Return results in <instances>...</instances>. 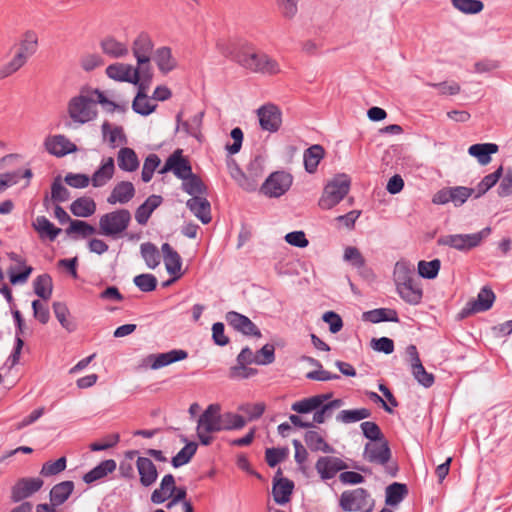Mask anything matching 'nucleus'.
<instances>
[{
	"label": "nucleus",
	"instance_id": "f257e3e1",
	"mask_svg": "<svg viewBox=\"0 0 512 512\" xmlns=\"http://www.w3.org/2000/svg\"><path fill=\"white\" fill-rule=\"evenodd\" d=\"M231 55L235 62L252 73L274 76L281 72L280 64L275 58L256 50L248 42L241 43L238 49L231 52Z\"/></svg>",
	"mask_w": 512,
	"mask_h": 512
},
{
	"label": "nucleus",
	"instance_id": "f03ea898",
	"mask_svg": "<svg viewBox=\"0 0 512 512\" xmlns=\"http://www.w3.org/2000/svg\"><path fill=\"white\" fill-rule=\"evenodd\" d=\"M93 90L92 88H82L78 95L68 101L67 113L74 123L85 124L96 119L98 101Z\"/></svg>",
	"mask_w": 512,
	"mask_h": 512
},
{
	"label": "nucleus",
	"instance_id": "7ed1b4c3",
	"mask_svg": "<svg viewBox=\"0 0 512 512\" xmlns=\"http://www.w3.org/2000/svg\"><path fill=\"white\" fill-rule=\"evenodd\" d=\"M394 281L399 296L411 305H417L423 297V290L415 278L413 271L404 263H396Z\"/></svg>",
	"mask_w": 512,
	"mask_h": 512
},
{
	"label": "nucleus",
	"instance_id": "20e7f679",
	"mask_svg": "<svg viewBox=\"0 0 512 512\" xmlns=\"http://www.w3.org/2000/svg\"><path fill=\"white\" fill-rule=\"evenodd\" d=\"M363 458L369 463L382 466L391 477H395L399 471L398 464L391 461L392 452L386 439L366 443Z\"/></svg>",
	"mask_w": 512,
	"mask_h": 512
},
{
	"label": "nucleus",
	"instance_id": "39448f33",
	"mask_svg": "<svg viewBox=\"0 0 512 512\" xmlns=\"http://www.w3.org/2000/svg\"><path fill=\"white\" fill-rule=\"evenodd\" d=\"M221 431V413L218 404H210L200 415L197 422V436L200 443L208 446L212 443V433Z\"/></svg>",
	"mask_w": 512,
	"mask_h": 512
},
{
	"label": "nucleus",
	"instance_id": "423d86ee",
	"mask_svg": "<svg viewBox=\"0 0 512 512\" xmlns=\"http://www.w3.org/2000/svg\"><path fill=\"white\" fill-rule=\"evenodd\" d=\"M491 233L490 227H485L481 231L471 234H448L438 238L437 243L440 246H448L460 252H468L481 245L482 241Z\"/></svg>",
	"mask_w": 512,
	"mask_h": 512
},
{
	"label": "nucleus",
	"instance_id": "0eeeda50",
	"mask_svg": "<svg viewBox=\"0 0 512 512\" xmlns=\"http://www.w3.org/2000/svg\"><path fill=\"white\" fill-rule=\"evenodd\" d=\"M350 179L347 175L342 174L335 177L329 182L323 191L318 205L321 209H331L337 205L349 192Z\"/></svg>",
	"mask_w": 512,
	"mask_h": 512
},
{
	"label": "nucleus",
	"instance_id": "6e6552de",
	"mask_svg": "<svg viewBox=\"0 0 512 512\" xmlns=\"http://www.w3.org/2000/svg\"><path fill=\"white\" fill-rule=\"evenodd\" d=\"M154 48V43L150 35L146 32H141L133 41L132 51L137 60V67L141 70L144 78H152V67L150 64L151 53Z\"/></svg>",
	"mask_w": 512,
	"mask_h": 512
},
{
	"label": "nucleus",
	"instance_id": "1a4fd4ad",
	"mask_svg": "<svg viewBox=\"0 0 512 512\" xmlns=\"http://www.w3.org/2000/svg\"><path fill=\"white\" fill-rule=\"evenodd\" d=\"M130 221L131 213L127 209H118L106 213L99 219L101 234L105 236H117L128 228Z\"/></svg>",
	"mask_w": 512,
	"mask_h": 512
},
{
	"label": "nucleus",
	"instance_id": "9d476101",
	"mask_svg": "<svg viewBox=\"0 0 512 512\" xmlns=\"http://www.w3.org/2000/svg\"><path fill=\"white\" fill-rule=\"evenodd\" d=\"M292 176L283 171L272 173L262 184L261 192L269 197L282 196L291 186Z\"/></svg>",
	"mask_w": 512,
	"mask_h": 512
},
{
	"label": "nucleus",
	"instance_id": "9b49d317",
	"mask_svg": "<svg viewBox=\"0 0 512 512\" xmlns=\"http://www.w3.org/2000/svg\"><path fill=\"white\" fill-rule=\"evenodd\" d=\"M259 124L262 130L270 133L277 132L282 124V112L274 104L268 103L257 109Z\"/></svg>",
	"mask_w": 512,
	"mask_h": 512
},
{
	"label": "nucleus",
	"instance_id": "f8f14e48",
	"mask_svg": "<svg viewBox=\"0 0 512 512\" xmlns=\"http://www.w3.org/2000/svg\"><path fill=\"white\" fill-rule=\"evenodd\" d=\"M106 75L115 81L128 82L134 85L139 83L142 76L141 70L136 67L134 68L130 64L124 63H113L107 66Z\"/></svg>",
	"mask_w": 512,
	"mask_h": 512
},
{
	"label": "nucleus",
	"instance_id": "ddd939ff",
	"mask_svg": "<svg viewBox=\"0 0 512 512\" xmlns=\"http://www.w3.org/2000/svg\"><path fill=\"white\" fill-rule=\"evenodd\" d=\"M369 494L364 488H356L344 491L339 500V505L345 512H359L367 505Z\"/></svg>",
	"mask_w": 512,
	"mask_h": 512
},
{
	"label": "nucleus",
	"instance_id": "4468645a",
	"mask_svg": "<svg viewBox=\"0 0 512 512\" xmlns=\"http://www.w3.org/2000/svg\"><path fill=\"white\" fill-rule=\"evenodd\" d=\"M44 482L41 478H21L11 489V500L20 502L39 491Z\"/></svg>",
	"mask_w": 512,
	"mask_h": 512
},
{
	"label": "nucleus",
	"instance_id": "2eb2a0df",
	"mask_svg": "<svg viewBox=\"0 0 512 512\" xmlns=\"http://www.w3.org/2000/svg\"><path fill=\"white\" fill-rule=\"evenodd\" d=\"M44 147L49 154L56 157H63L77 151V146L63 134L46 137Z\"/></svg>",
	"mask_w": 512,
	"mask_h": 512
},
{
	"label": "nucleus",
	"instance_id": "dca6fc26",
	"mask_svg": "<svg viewBox=\"0 0 512 512\" xmlns=\"http://www.w3.org/2000/svg\"><path fill=\"white\" fill-rule=\"evenodd\" d=\"M495 301V294L489 287H483L475 300L469 301L461 311V316L466 317L473 313L489 310Z\"/></svg>",
	"mask_w": 512,
	"mask_h": 512
},
{
	"label": "nucleus",
	"instance_id": "f3484780",
	"mask_svg": "<svg viewBox=\"0 0 512 512\" xmlns=\"http://www.w3.org/2000/svg\"><path fill=\"white\" fill-rule=\"evenodd\" d=\"M7 256L11 261L16 263L15 266H10L7 270L10 283L12 285L26 283L33 268L26 265L25 259L15 252H9Z\"/></svg>",
	"mask_w": 512,
	"mask_h": 512
},
{
	"label": "nucleus",
	"instance_id": "a211bd4d",
	"mask_svg": "<svg viewBox=\"0 0 512 512\" xmlns=\"http://www.w3.org/2000/svg\"><path fill=\"white\" fill-rule=\"evenodd\" d=\"M225 319L231 327L246 336H255L257 338L262 336L259 328L245 315L236 311H229Z\"/></svg>",
	"mask_w": 512,
	"mask_h": 512
},
{
	"label": "nucleus",
	"instance_id": "6ab92c4d",
	"mask_svg": "<svg viewBox=\"0 0 512 512\" xmlns=\"http://www.w3.org/2000/svg\"><path fill=\"white\" fill-rule=\"evenodd\" d=\"M188 357V353L182 349H174L166 353L150 354L145 359L147 365L151 369L157 370L177 361L184 360Z\"/></svg>",
	"mask_w": 512,
	"mask_h": 512
},
{
	"label": "nucleus",
	"instance_id": "aec40b11",
	"mask_svg": "<svg viewBox=\"0 0 512 512\" xmlns=\"http://www.w3.org/2000/svg\"><path fill=\"white\" fill-rule=\"evenodd\" d=\"M315 468L320 477L327 480L335 477L339 471L346 469L347 464L338 457L323 456L317 460Z\"/></svg>",
	"mask_w": 512,
	"mask_h": 512
},
{
	"label": "nucleus",
	"instance_id": "412c9836",
	"mask_svg": "<svg viewBox=\"0 0 512 512\" xmlns=\"http://www.w3.org/2000/svg\"><path fill=\"white\" fill-rule=\"evenodd\" d=\"M136 467L140 476V483L144 487L152 486L158 477L155 464L147 457H138Z\"/></svg>",
	"mask_w": 512,
	"mask_h": 512
},
{
	"label": "nucleus",
	"instance_id": "4be33fe9",
	"mask_svg": "<svg viewBox=\"0 0 512 512\" xmlns=\"http://www.w3.org/2000/svg\"><path fill=\"white\" fill-rule=\"evenodd\" d=\"M186 205L203 224H208L211 221V205L205 196L192 197Z\"/></svg>",
	"mask_w": 512,
	"mask_h": 512
},
{
	"label": "nucleus",
	"instance_id": "5701e85b",
	"mask_svg": "<svg viewBox=\"0 0 512 512\" xmlns=\"http://www.w3.org/2000/svg\"><path fill=\"white\" fill-rule=\"evenodd\" d=\"M102 52L112 58H124L129 54V48L126 43L117 40L112 36H107L100 41Z\"/></svg>",
	"mask_w": 512,
	"mask_h": 512
},
{
	"label": "nucleus",
	"instance_id": "b1692460",
	"mask_svg": "<svg viewBox=\"0 0 512 512\" xmlns=\"http://www.w3.org/2000/svg\"><path fill=\"white\" fill-rule=\"evenodd\" d=\"M74 488V482L70 480L54 485L50 490V504H48V506H52L56 509V507L64 504L73 493Z\"/></svg>",
	"mask_w": 512,
	"mask_h": 512
},
{
	"label": "nucleus",
	"instance_id": "393cba45",
	"mask_svg": "<svg viewBox=\"0 0 512 512\" xmlns=\"http://www.w3.org/2000/svg\"><path fill=\"white\" fill-rule=\"evenodd\" d=\"M38 49V37L35 32L27 31L24 33L15 57H20L24 64L27 63L30 57H32Z\"/></svg>",
	"mask_w": 512,
	"mask_h": 512
},
{
	"label": "nucleus",
	"instance_id": "a878e982",
	"mask_svg": "<svg viewBox=\"0 0 512 512\" xmlns=\"http://www.w3.org/2000/svg\"><path fill=\"white\" fill-rule=\"evenodd\" d=\"M134 196V185L129 181H121L115 185L107 198V202L111 205L116 203L125 204L128 203Z\"/></svg>",
	"mask_w": 512,
	"mask_h": 512
},
{
	"label": "nucleus",
	"instance_id": "bb28decb",
	"mask_svg": "<svg viewBox=\"0 0 512 512\" xmlns=\"http://www.w3.org/2000/svg\"><path fill=\"white\" fill-rule=\"evenodd\" d=\"M153 59L163 74H168L177 67V60L172 54L170 47L162 46L155 50Z\"/></svg>",
	"mask_w": 512,
	"mask_h": 512
},
{
	"label": "nucleus",
	"instance_id": "cd10ccee",
	"mask_svg": "<svg viewBox=\"0 0 512 512\" xmlns=\"http://www.w3.org/2000/svg\"><path fill=\"white\" fill-rule=\"evenodd\" d=\"M176 490L175 478L172 474H166L157 489L151 494V502L154 504H162L167 501Z\"/></svg>",
	"mask_w": 512,
	"mask_h": 512
},
{
	"label": "nucleus",
	"instance_id": "c85d7f7f",
	"mask_svg": "<svg viewBox=\"0 0 512 512\" xmlns=\"http://www.w3.org/2000/svg\"><path fill=\"white\" fill-rule=\"evenodd\" d=\"M32 227L38 233L40 239L49 240L53 242L62 230L56 227L48 218L45 216H38L32 222Z\"/></svg>",
	"mask_w": 512,
	"mask_h": 512
},
{
	"label": "nucleus",
	"instance_id": "c756f323",
	"mask_svg": "<svg viewBox=\"0 0 512 512\" xmlns=\"http://www.w3.org/2000/svg\"><path fill=\"white\" fill-rule=\"evenodd\" d=\"M161 250L167 272L179 278L181 276L180 271L182 266V259L179 253L174 250L169 243H164Z\"/></svg>",
	"mask_w": 512,
	"mask_h": 512
},
{
	"label": "nucleus",
	"instance_id": "7c9ffc66",
	"mask_svg": "<svg viewBox=\"0 0 512 512\" xmlns=\"http://www.w3.org/2000/svg\"><path fill=\"white\" fill-rule=\"evenodd\" d=\"M114 171V159L112 157L104 159L101 163V166L93 173L92 177L90 178L93 187L104 186L110 179H112Z\"/></svg>",
	"mask_w": 512,
	"mask_h": 512
},
{
	"label": "nucleus",
	"instance_id": "2f4dec72",
	"mask_svg": "<svg viewBox=\"0 0 512 512\" xmlns=\"http://www.w3.org/2000/svg\"><path fill=\"white\" fill-rule=\"evenodd\" d=\"M499 147L495 143H478L468 148V153L475 157L479 164L487 165L491 162V155L497 153Z\"/></svg>",
	"mask_w": 512,
	"mask_h": 512
},
{
	"label": "nucleus",
	"instance_id": "473e14b6",
	"mask_svg": "<svg viewBox=\"0 0 512 512\" xmlns=\"http://www.w3.org/2000/svg\"><path fill=\"white\" fill-rule=\"evenodd\" d=\"M162 197L160 195L149 196L144 203H142L135 212V219L140 225H145L152 212L158 208L162 203Z\"/></svg>",
	"mask_w": 512,
	"mask_h": 512
},
{
	"label": "nucleus",
	"instance_id": "72a5a7b5",
	"mask_svg": "<svg viewBox=\"0 0 512 512\" xmlns=\"http://www.w3.org/2000/svg\"><path fill=\"white\" fill-rule=\"evenodd\" d=\"M116 469V462L113 459H107L100 462L96 467L85 473L83 481L86 484H91L97 480L103 479L109 473H112Z\"/></svg>",
	"mask_w": 512,
	"mask_h": 512
},
{
	"label": "nucleus",
	"instance_id": "f704fd0d",
	"mask_svg": "<svg viewBox=\"0 0 512 512\" xmlns=\"http://www.w3.org/2000/svg\"><path fill=\"white\" fill-rule=\"evenodd\" d=\"M325 150L319 145L315 144L304 151L303 160L305 170L308 173L316 172L320 161L324 158Z\"/></svg>",
	"mask_w": 512,
	"mask_h": 512
},
{
	"label": "nucleus",
	"instance_id": "c9c22d12",
	"mask_svg": "<svg viewBox=\"0 0 512 512\" xmlns=\"http://www.w3.org/2000/svg\"><path fill=\"white\" fill-rule=\"evenodd\" d=\"M169 157L172 164V172L177 178L183 180L192 173V167L189 161L182 156L181 149L175 150Z\"/></svg>",
	"mask_w": 512,
	"mask_h": 512
},
{
	"label": "nucleus",
	"instance_id": "e433bc0d",
	"mask_svg": "<svg viewBox=\"0 0 512 512\" xmlns=\"http://www.w3.org/2000/svg\"><path fill=\"white\" fill-rule=\"evenodd\" d=\"M118 166L126 172H134L139 167V159L132 148L123 147L118 151Z\"/></svg>",
	"mask_w": 512,
	"mask_h": 512
},
{
	"label": "nucleus",
	"instance_id": "4c0bfd02",
	"mask_svg": "<svg viewBox=\"0 0 512 512\" xmlns=\"http://www.w3.org/2000/svg\"><path fill=\"white\" fill-rule=\"evenodd\" d=\"M70 210L77 217L87 218L95 213L96 203L90 197H80L71 203Z\"/></svg>",
	"mask_w": 512,
	"mask_h": 512
},
{
	"label": "nucleus",
	"instance_id": "58836bf2",
	"mask_svg": "<svg viewBox=\"0 0 512 512\" xmlns=\"http://www.w3.org/2000/svg\"><path fill=\"white\" fill-rule=\"evenodd\" d=\"M182 189L192 197L205 196L207 194V187L199 176L193 172L182 180Z\"/></svg>",
	"mask_w": 512,
	"mask_h": 512
},
{
	"label": "nucleus",
	"instance_id": "ea45409f",
	"mask_svg": "<svg viewBox=\"0 0 512 512\" xmlns=\"http://www.w3.org/2000/svg\"><path fill=\"white\" fill-rule=\"evenodd\" d=\"M363 317L366 321L371 323H379V322H398L399 317L394 309L390 308H378L363 314Z\"/></svg>",
	"mask_w": 512,
	"mask_h": 512
},
{
	"label": "nucleus",
	"instance_id": "a19ab883",
	"mask_svg": "<svg viewBox=\"0 0 512 512\" xmlns=\"http://www.w3.org/2000/svg\"><path fill=\"white\" fill-rule=\"evenodd\" d=\"M294 484L292 481L281 478L273 486V497L276 503L285 504L290 500Z\"/></svg>",
	"mask_w": 512,
	"mask_h": 512
},
{
	"label": "nucleus",
	"instance_id": "79ce46f5",
	"mask_svg": "<svg viewBox=\"0 0 512 512\" xmlns=\"http://www.w3.org/2000/svg\"><path fill=\"white\" fill-rule=\"evenodd\" d=\"M229 172L231 177L237 182V184L246 191H255L256 183L254 180L249 179L247 172H243L237 163L232 160L229 164Z\"/></svg>",
	"mask_w": 512,
	"mask_h": 512
},
{
	"label": "nucleus",
	"instance_id": "37998d69",
	"mask_svg": "<svg viewBox=\"0 0 512 512\" xmlns=\"http://www.w3.org/2000/svg\"><path fill=\"white\" fill-rule=\"evenodd\" d=\"M304 441L311 451L333 452L332 446L317 431H307L304 435Z\"/></svg>",
	"mask_w": 512,
	"mask_h": 512
},
{
	"label": "nucleus",
	"instance_id": "c03bdc74",
	"mask_svg": "<svg viewBox=\"0 0 512 512\" xmlns=\"http://www.w3.org/2000/svg\"><path fill=\"white\" fill-rule=\"evenodd\" d=\"M371 415L372 412L368 408L342 410L337 414L336 420L344 424H349L370 418Z\"/></svg>",
	"mask_w": 512,
	"mask_h": 512
},
{
	"label": "nucleus",
	"instance_id": "a18cd8bd",
	"mask_svg": "<svg viewBox=\"0 0 512 512\" xmlns=\"http://www.w3.org/2000/svg\"><path fill=\"white\" fill-rule=\"evenodd\" d=\"M407 494L408 489L405 484L394 482L386 488L385 502L390 506L398 505Z\"/></svg>",
	"mask_w": 512,
	"mask_h": 512
},
{
	"label": "nucleus",
	"instance_id": "49530a36",
	"mask_svg": "<svg viewBox=\"0 0 512 512\" xmlns=\"http://www.w3.org/2000/svg\"><path fill=\"white\" fill-rule=\"evenodd\" d=\"M101 130L103 137L108 140L112 148H115L118 142H126V137L121 126H115L114 128H111V124L108 121H104L101 126Z\"/></svg>",
	"mask_w": 512,
	"mask_h": 512
},
{
	"label": "nucleus",
	"instance_id": "de8ad7c7",
	"mask_svg": "<svg viewBox=\"0 0 512 512\" xmlns=\"http://www.w3.org/2000/svg\"><path fill=\"white\" fill-rule=\"evenodd\" d=\"M157 104H154L147 96L146 92H137L132 103L134 112L147 116L155 111Z\"/></svg>",
	"mask_w": 512,
	"mask_h": 512
},
{
	"label": "nucleus",
	"instance_id": "09e8293b",
	"mask_svg": "<svg viewBox=\"0 0 512 512\" xmlns=\"http://www.w3.org/2000/svg\"><path fill=\"white\" fill-rule=\"evenodd\" d=\"M53 311L55 317L61 324L63 328L67 331L72 332L76 329V324L73 320L69 319L70 312L65 303L62 302H54L53 303Z\"/></svg>",
	"mask_w": 512,
	"mask_h": 512
},
{
	"label": "nucleus",
	"instance_id": "8fccbe9b",
	"mask_svg": "<svg viewBox=\"0 0 512 512\" xmlns=\"http://www.w3.org/2000/svg\"><path fill=\"white\" fill-rule=\"evenodd\" d=\"M34 292L43 300L50 299L52 295V278L48 274L39 275L33 282Z\"/></svg>",
	"mask_w": 512,
	"mask_h": 512
},
{
	"label": "nucleus",
	"instance_id": "3c124183",
	"mask_svg": "<svg viewBox=\"0 0 512 512\" xmlns=\"http://www.w3.org/2000/svg\"><path fill=\"white\" fill-rule=\"evenodd\" d=\"M344 259L357 269H362L365 276L371 275V270L366 267L365 259L356 247H347L344 251Z\"/></svg>",
	"mask_w": 512,
	"mask_h": 512
},
{
	"label": "nucleus",
	"instance_id": "603ef678",
	"mask_svg": "<svg viewBox=\"0 0 512 512\" xmlns=\"http://www.w3.org/2000/svg\"><path fill=\"white\" fill-rule=\"evenodd\" d=\"M140 250L142 257L149 268L155 269L160 264V254L153 243H142Z\"/></svg>",
	"mask_w": 512,
	"mask_h": 512
},
{
	"label": "nucleus",
	"instance_id": "864d4df0",
	"mask_svg": "<svg viewBox=\"0 0 512 512\" xmlns=\"http://www.w3.org/2000/svg\"><path fill=\"white\" fill-rule=\"evenodd\" d=\"M197 444L195 442L187 443L171 460L173 467L178 468L187 464L197 451Z\"/></svg>",
	"mask_w": 512,
	"mask_h": 512
},
{
	"label": "nucleus",
	"instance_id": "5fc2aeb1",
	"mask_svg": "<svg viewBox=\"0 0 512 512\" xmlns=\"http://www.w3.org/2000/svg\"><path fill=\"white\" fill-rule=\"evenodd\" d=\"M503 174V167L500 166L493 173L486 175L477 185L476 187V197H480L484 195L489 189L496 185V183L500 180Z\"/></svg>",
	"mask_w": 512,
	"mask_h": 512
},
{
	"label": "nucleus",
	"instance_id": "6e6d98bb",
	"mask_svg": "<svg viewBox=\"0 0 512 512\" xmlns=\"http://www.w3.org/2000/svg\"><path fill=\"white\" fill-rule=\"evenodd\" d=\"M65 232L69 236L78 234L82 238H87L96 233V228L85 221L73 220Z\"/></svg>",
	"mask_w": 512,
	"mask_h": 512
},
{
	"label": "nucleus",
	"instance_id": "4d7b16f0",
	"mask_svg": "<svg viewBox=\"0 0 512 512\" xmlns=\"http://www.w3.org/2000/svg\"><path fill=\"white\" fill-rule=\"evenodd\" d=\"M246 424L243 416L232 412L221 414V431L223 430H239Z\"/></svg>",
	"mask_w": 512,
	"mask_h": 512
},
{
	"label": "nucleus",
	"instance_id": "13d9d810",
	"mask_svg": "<svg viewBox=\"0 0 512 512\" xmlns=\"http://www.w3.org/2000/svg\"><path fill=\"white\" fill-rule=\"evenodd\" d=\"M440 267L441 261L439 259L431 261L421 260L418 262V273L422 278L434 279L437 277Z\"/></svg>",
	"mask_w": 512,
	"mask_h": 512
},
{
	"label": "nucleus",
	"instance_id": "bf43d9fd",
	"mask_svg": "<svg viewBox=\"0 0 512 512\" xmlns=\"http://www.w3.org/2000/svg\"><path fill=\"white\" fill-rule=\"evenodd\" d=\"M66 466V457H60L55 461H47L42 465L40 475L43 477H51L58 475L66 469Z\"/></svg>",
	"mask_w": 512,
	"mask_h": 512
},
{
	"label": "nucleus",
	"instance_id": "052dcab7",
	"mask_svg": "<svg viewBox=\"0 0 512 512\" xmlns=\"http://www.w3.org/2000/svg\"><path fill=\"white\" fill-rule=\"evenodd\" d=\"M455 9L465 14H477L484 8L480 0H451Z\"/></svg>",
	"mask_w": 512,
	"mask_h": 512
},
{
	"label": "nucleus",
	"instance_id": "680f3d73",
	"mask_svg": "<svg viewBox=\"0 0 512 512\" xmlns=\"http://www.w3.org/2000/svg\"><path fill=\"white\" fill-rule=\"evenodd\" d=\"M411 370L414 378L420 385L425 388H429L434 384V375L432 373H428L421 362L412 365Z\"/></svg>",
	"mask_w": 512,
	"mask_h": 512
},
{
	"label": "nucleus",
	"instance_id": "e2e57ef3",
	"mask_svg": "<svg viewBox=\"0 0 512 512\" xmlns=\"http://www.w3.org/2000/svg\"><path fill=\"white\" fill-rule=\"evenodd\" d=\"M70 197V191L62 185L61 177L57 176L51 184V200L61 203L69 200Z\"/></svg>",
	"mask_w": 512,
	"mask_h": 512
},
{
	"label": "nucleus",
	"instance_id": "0e129e2a",
	"mask_svg": "<svg viewBox=\"0 0 512 512\" xmlns=\"http://www.w3.org/2000/svg\"><path fill=\"white\" fill-rule=\"evenodd\" d=\"M283 18L293 19L298 13L299 0H274Z\"/></svg>",
	"mask_w": 512,
	"mask_h": 512
},
{
	"label": "nucleus",
	"instance_id": "69168bd1",
	"mask_svg": "<svg viewBox=\"0 0 512 512\" xmlns=\"http://www.w3.org/2000/svg\"><path fill=\"white\" fill-rule=\"evenodd\" d=\"M79 64L84 71L90 72L98 67L103 66L104 59L100 54L86 53L80 57Z\"/></svg>",
	"mask_w": 512,
	"mask_h": 512
},
{
	"label": "nucleus",
	"instance_id": "338daca9",
	"mask_svg": "<svg viewBox=\"0 0 512 512\" xmlns=\"http://www.w3.org/2000/svg\"><path fill=\"white\" fill-rule=\"evenodd\" d=\"M133 282L142 292H151L157 287V278L149 273L135 276Z\"/></svg>",
	"mask_w": 512,
	"mask_h": 512
},
{
	"label": "nucleus",
	"instance_id": "774afa93",
	"mask_svg": "<svg viewBox=\"0 0 512 512\" xmlns=\"http://www.w3.org/2000/svg\"><path fill=\"white\" fill-rule=\"evenodd\" d=\"M473 188L464 186L450 187L451 202L457 207L464 204L467 199L474 193Z\"/></svg>",
	"mask_w": 512,
	"mask_h": 512
}]
</instances>
